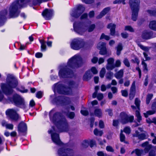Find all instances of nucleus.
<instances>
[{"label":"nucleus","instance_id":"obj_22","mask_svg":"<svg viewBox=\"0 0 156 156\" xmlns=\"http://www.w3.org/2000/svg\"><path fill=\"white\" fill-rule=\"evenodd\" d=\"M94 115L99 118L102 117V112L101 109L98 108H95Z\"/></svg>","mask_w":156,"mask_h":156},{"label":"nucleus","instance_id":"obj_26","mask_svg":"<svg viewBox=\"0 0 156 156\" xmlns=\"http://www.w3.org/2000/svg\"><path fill=\"white\" fill-rule=\"evenodd\" d=\"M107 27L110 29L111 34L112 35H113L115 33V29L116 26L113 24H110L108 25Z\"/></svg>","mask_w":156,"mask_h":156},{"label":"nucleus","instance_id":"obj_36","mask_svg":"<svg viewBox=\"0 0 156 156\" xmlns=\"http://www.w3.org/2000/svg\"><path fill=\"white\" fill-rule=\"evenodd\" d=\"M106 73V70L105 68H102L100 73V76L101 77L103 78Z\"/></svg>","mask_w":156,"mask_h":156},{"label":"nucleus","instance_id":"obj_20","mask_svg":"<svg viewBox=\"0 0 156 156\" xmlns=\"http://www.w3.org/2000/svg\"><path fill=\"white\" fill-rule=\"evenodd\" d=\"M152 109L154 110L148 111L146 113H144V115L145 117L147 118L149 115H152L155 113L156 111V102L152 105Z\"/></svg>","mask_w":156,"mask_h":156},{"label":"nucleus","instance_id":"obj_52","mask_svg":"<svg viewBox=\"0 0 156 156\" xmlns=\"http://www.w3.org/2000/svg\"><path fill=\"white\" fill-rule=\"evenodd\" d=\"M97 98L98 100H101L103 98V94L101 93L97 95Z\"/></svg>","mask_w":156,"mask_h":156},{"label":"nucleus","instance_id":"obj_58","mask_svg":"<svg viewBox=\"0 0 156 156\" xmlns=\"http://www.w3.org/2000/svg\"><path fill=\"white\" fill-rule=\"evenodd\" d=\"M98 60V58L96 57H93L91 59V62L93 63H96Z\"/></svg>","mask_w":156,"mask_h":156},{"label":"nucleus","instance_id":"obj_25","mask_svg":"<svg viewBox=\"0 0 156 156\" xmlns=\"http://www.w3.org/2000/svg\"><path fill=\"white\" fill-rule=\"evenodd\" d=\"M110 9L109 7H107L105 8L103 11L100 13V14L97 17L98 19L101 18L104 16L110 10Z\"/></svg>","mask_w":156,"mask_h":156},{"label":"nucleus","instance_id":"obj_41","mask_svg":"<svg viewBox=\"0 0 156 156\" xmlns=\"http://www.w3.org/2000/svg\"><path fill=\"white\" fill-rule=\"evenodd\" d=\"M95 27V25L94 24L90 25L88 28V31L89 32H90L93 30Z\"/></svg>","mask_w":156,"mask_h":156},{"label":"nucleus","instance_id":"obj_54","mask_svg":"<svg viewBox=\"0 0 156 156\" xmlns=\"http://www.w3.org/2000/svg\"><path fill=\"white\" fill-rule=\"evenodd\" d=\"M95 145H96V142L95 141L93 140H91L90 141V145L91 147H92Z\"/></svg>","mask_w":156,"mask_h":156},{"label":"nucleus","instance_id":"obj_42","mask_svg":"<svg viewBox=\"0 0 156 156\" xmlns=\"http://www.w3.org/2000/svg\"><path fill=\"white\" fill-rule=\"evenodd\" d=\"M90 71L91 73H92L93 74H96L98 73V71L96 69V68L94 67H92Z\"/></svg>","mask_w":156,"mask_h":156},{"label":"nucleus","instance_id":"obj_50","mask_svg":"<svg viewBox=\"0 0 156 156\" xmlns=\"http://www.w3.org/2000/svg\"><path fill=\"white\" fill-rule=\"evenodd\" d=\"M81 113L84 115H87L88 114V112L87 111L84 110L82 109L81 111Z\"/></svg>","mask_w":156,"mask_h":156},{"label":"nucleus","instance_id":"obj_12","mask_svg":"<svg viewBox=\"0 0 156 156\" xmlns=\"http://www.w3.org/2000/svg\"><path fill=\"white\" fill-rule=\"evenodd\" d=\"M84 10V8L82 5H80L77 9L73 11L71 14V16L75 18H77L83 12Z\"/></svg>","mask_w":156,"mask_h":156},{"label":"nucleus","instance_id":"obj_56","mask_svg":"<svg viewBox=\"0 0 156 156\" xmlns=\"http://www.w3.org/2000/svg\"><path fill=\"white\" fill-rule=\"evenodd\" d=\"M82 1L87 4H91L94 2V0H82Z\"/></svg>","mask_w":156,"mask_h":156},{"label":"nucleus","instance_id":"obj_47","mask_svg":"<svg viewBox=\"0 0 156 156\" xmlns=\"http://www.w3.org/2000/svg\"><path fill=\"white\" fill-rule=\"evenodd\" d=\"M1 17L2 18L5 16L7 14V11L5 10H4L3 11L1 12L0 13Z\"/></svg>","mask_w":156,"mask_h":156},{"label":"nucleus","instance_id":"obj_6","mask_svg":"<svg viewBox=\"0 0 156 156\" xmlns=\"http://www.w3.org/2000/svg\"><path fill=\"white\" fill-rule=\"evenodd\" d=\"M138 46L142 50L144 51L145 52H143V55L145 58V60H143L142 61V64L143 66V68L144 70H147V65L144 62L145 61H148L150 59V58L148 56V55L147 53L149 49V48L147 47H146L142 45L141 44L138 43Z\"/></svg>","mask_w":156,"mask_h":156},{"label":"nucleus","instance_id":"obj_59","mask_svg":"<svg viewBox=\"0 0 156 156\" xmlns=\"http://www.w3.org/2000/svg\"><path fill=\"white\" fill-rule=\"evenodd\" d=\"M42 54L41 53H37L35 54V56L37 58H41L42 56Z\"/></svg>","mask_w":156,"mask_h":156},{"label":"nucleus","instance_id":"obj_24","mask_svg":"<svg viewBox=\"0 0 156 156\" xmlns=\"http://www.w3.org/2000/svg\"><path fill=\"white\" fill-rule=\"evenodd\" d=\"M90 70H88L86 72L83 76V80L87 81L89 80L93 76Z\"/></svg>","mask_w":156,"mask_h":156},{"label":"nucleus","instance_id":"obj_34","mask_svg":"<svg viewBox=\"0 0 156 156\" xmlns=\"http://www.w3.org/2000/svg\"><path fill=\"white\" fill-rule=\"evenodd\" d=\"M123 131L122 130L121 131V133L120 135V140L121 142H124L125 143H127L128 142L127 141H126L125 140V135L122 134V133Z\"/></svg>","mask_w":156,"mask_h":156},{"label":"nucleus","instance_id":"obj_13","mask_svg":"<svg viewBox=\"0 0 156 156\" xmlns=\"http://www.w3.org/2000/svg\"><path fill=\"white\" fill-rule=\"evenodd\" d=\"M73 151L70 149H65L61 148L58 150V153L60 156H71L73 154Z\"/></svg>","mask_w":156,"mask_h":156},{"label":"nucleus","instance_id":"obj_7","mask_svg":"<svg viewBox=\"0 0 156 156\" xmlns=\"http://www.w3.org/2000/svg\"><path fill=\"white\" fill-rule=\"evenodd\" d=\"M84 45L85 42L82 39L76 38L72 41L71 47L74 50H78L83 47Z\"/></svg>","mask_w":156,"mask_h":156},{"label":"nucleus","instance_id":"obj_46","mask_svg":"<svg viewBox=\"0 0 156 156\" xmlns=\"http://www.w3.org/2000/svg\"><path fill=\"white\" fill-rule=\"evenodd\" d=\"M122 95L124 97H127L128 95V93L126 90H123L121 91Z\"/></svg>","mask_w":156,"mask_h":156},{"label":"nucleus","instance_id":"obj_23","mask_svg":"<svg viewBox=\"0 0 156 156\" xmlns=\"http://www.w3.org/2000/svg\"><path fill=\"white\" fill-rule=\"evenodd\" d=\"M27 126L26 124L23 122H21L19 124L18 127V130L21 132H23L26 131Z\"/></svg>","mask_w":156,"mask_h":156},{"label":"nucleus","instance_id":"obj_30","mask_svg":"<svg viewBox=\"0 0 156 156\" xmlns=\"http://www.w3.org/2000/svg\"><path fill=\"white\" fill-rule=\"evenodd\" d=\"M136 136L141 140H144L146 139L147 137V136L145 133H143L140 134H139V133L138 131H136V134L135 135Z\"/></svg>","mask_w":156,"mask_h":156},{"label":"nucleus","instance_id":"obj_1","mask_svg":"<svg viewBox=\"0 0 156 156\" xmlns=\"http://www.w3.org/2000/svg\"><path fill=\"white\" fill-rule=\"evenodd\" d=\"M81 58L78 55H76L70 58L68 62L67 65L65 68L61 69L59 72V75L61 77H71L73 75L71 71H67L68 67L77 68L80 66L79 63L81 61Z\"/></svg>","mask_w":156,"mask_h":156},{"label":"nucleus","instance_id":"obj_5","mask_svg":"<svg viewBox=\"0 0 156 156\" xmlns=\"http://www.w3.org/2000/svg\"><path fill=\"white\" fill-rule=\"evenodd\" d=\"M8 101L14 103L17 106H20L22 107H23L25 105V102L23 99L20 96L15 95L12 98H8Z\"/></svg>","mask_w":156,"mask_h":156},{"label":"nucleus","instance_id":"obj_64","mask_svg":"<svg viewBox=\"0 0 156 156\" xmlns=\"http://www.w3.org/2000/svg\"><path fill=\"white\" fill-rule=\"evenodd\" d=\"M149 156H155V152L153 151H151L149 152Z\"/></svg>","mask_w":156,"mask_h":156},{"label":"nucleus","instance_id":"obj_44","mask_svg":"<svg viewBox=\"0 0 156 156\" xmlns=\"http://www.w3.org/2000/svg\"><path fill=\"white\" fill-rule=\"evenodd\" d=\"M123 63L126 66L129 67L130 66V64L129 60L126 58L124 59L123 61Z\"/></svg>","mask_w":156,"mask_h":156},{"label":"nucleus","instance_id":"obj_55","mask_svg":"<svg viewBox=\"0 0 156 156\" xmlns=\"http://www.w3.org/2000/svg\"><path fill=\"white\" fill-rule=\"evenodd\" d=\"M99 126L101 128H103L104 127V122L102 120H100L99 121Z\"/></svg>","mask_w":156,"mask_h":156},{"label":"nucleus","instance_id":"obj_14","mask_svg":"<svg viewBox=\"0 0 156 156\" xmlns=\"http://www.w3.org/2000/svg\"><path fill=\"white\" fill-rule=\"evenodd\" d=\"M107 63L106 65V68L108 70H112L116 66L115 63L114 59L113 58H110L107 60Z\"/></svg>","mask_w":156,"mask_h":156},{"label":"nucleus","instance_id":"obj_29","mask_svg":"<svg viewBox=\"0 0 156 156\" xmlns=\"http://www.w3.org/2000/svg\"><path fill=\"white\" fill-rule=\"evenodd\" d=\"M2 126L6 127V128L10 129H12L13 128V126L11 124H8L6 122L3 121L2 122Z\"/></svg>","mask_w":156,"mask_h":156},{"label":"nucleus","instance_id":"obj_35","mask_svg":"<svg viewBox=\"0 0 156 156\" xmlns=\"http://www.w3.org/2000/svg\"><path fill=\"white\" fill-rule=\"evenodd\" d=\"M153 97V94H148L147 97L146 99V103L147 104L149 103Z\"/></svg>","mask_w":156,"mask_h":156},{"label":"nucleus","instance_id":"obj_62","mask_svg":"<svg viewBox=\"0 0 156 156\" xmlns=\"http://www.w3.org/2000/svg\"><path fill=\"white\" fill-rule=\"evenodd\" d=\"M122 37L124 38H126L128 37V34L126 33H123L121 34Z\"/></svg>","mask_w":156,"mask_h":156},{"label":"nucleus","instance_id":"obj_15","mask_svg":"<svg viewBox=\"0 0 156 156\" xmlns=\"http://www.w3.org/2000/svg\"><path fill=\"white\" fill-rule=\"evenodd\" d=\"M97 47L100 50L99 53L101 55H104L107 53L105 43L101 42H99L98 44Z\"/></svg>","mask_w":156,"mask_h":156},{"label":"nucleus","instance_id":"obj_60","mask_svg":"<svg viewBox=\"0 0 156 156\" xmlns=\"http://www.w3.org/2000/svg\"><path fill=\"white\" fill-rule=\"evenodd\" d=\"M105 111L108 112L109 115L112 116V111L111 109H107L105 110Z\"/></svg>","mask_w":156,"mask_h":156},{"label":"nucleus","instance_id":"obj_49","mask_svg":"<svg viewBox=\"0 0 156 156\" xmlns=\"http://www.w3.org/2000/svg\"><path fill=\"white\" fill-rule=\"evenodd\" d=\"M147 12L150 15L156 16V11L148 10Z\"/></svg>","mask_w":156,"mask_h":156},{"label":"nucleus","instance_id":"obj_31","mask_svg":"<svg viewBox=\"0 0 156 156\" xmlns=\"http://www.w3.org/2000/svg\"><path fill=\"white\" fill-rule=\"evenodd\" d=\"M40 42L41 44V48L42 51H44L46 50V45L45 43L43 40H40Z\"/></svg>","mask_w":156,"mask_h":156},{"label":"nucleus","instance_id":"obj_63","mask_svg":"<svg viewBox=\"0 0 156 156\" xmlns=\"http://www.w3.org/2000/svg\"><path fill=\"white\" fill-rule=\"evenodd\" d=\"M98 141L99 144L101 145H103L104 144L106 143V141L105 140H104L102 141H101L100 139H99Z\"/></svg>","mask_w":156,"mask_h":156},{"label":"nucleus","instance_id":"obj_21","mask_svg":"<svg viewBox=\"0 0 156 156\" xmlns=\"http://www.w3.org/2000/svg\"><path fill=\"white\" fill-rule=\"evenodd\" d=\"M141 146L144 148V151L145 153L148 152V151L152 148L151 145L149 144L148 142H146L141 145Z\"/></svg>","mask_w":156,"mask_h":156},{"label":"nucleus","instance_id":"obj_45","mask_svg":"<svg viewBox=\"0 0 156 156\" xmlns=\"http://www.w3.org/2000/svg\"><path fill=\"white\" fill-rule=\"evenodd\" d=\"M146 121L148 123L153 122L155 124H156V118H153L152 119V120H151L149 119H146Z\"/></svg>","mask_w":156,"mask_h":156},{"label":"nucleus","instance_id":"obj_38","mask_svg":"<svg viewBox=\"0 0 156 156\" xmlns=\"http://www.w3.org/2000/svg\"><path fill=\"white\" fill-rule=\"evenodd\" d=\"M123 131L126 134H129L131 132L130 128L129 127H126L123 129Z\"/></svg>","mask_w":156,"mask_h":156},{"label":"nucleus","instance_id":"obj_3","mask_svg":"<svg viewBox=\"0 0 156 156\" xmlns=\"http://www.w3.org/2000/svg\"><path fill=\"white\" fill-rule=\"evenodd\" d=\"M25 0H20L13 3L9 8V15L12 17L17 16L19 14L18 9L19 8L24 6Z\"/></svg>","mask_w":156,"mask_h":156},{"label":"nucleus","instance_id":"obj_48","mask_svg":"<svg viewBox=\"0 0 156 156\" xmlns=\"http://www.w3.org/2000/svg\"><path fill=\"white\" fill-rule=\"evenodd\" d=\"M123 74V70L122 69L120 70L118 72V78H120V77H122Z\"/></svg>","mask_w":156,"mask_h":156},{"label":"nucleus","instance_id":"obj_28","mask_svg":"<svg viewBox=\"0 0 156 156\" xmlns=\"http://www.w3.org/2000/svg\"><path fill=\"white\" fill-rule=\"evenodd\" d=\"M143 150H140L138 149H136L135 150L133 151L132 152L131 154H133L134 153H135L136 155L138 156H140L143 154Z\"/></svg>","mask_w":156,"mask_h":156},{"label":"nucleus","instance_id":"obj_2","mask_svg":"<svg viewBox=\"0 0 156 156\" xmlns=\"http://www.w3.org/2000/svg\"><path fill=\"white\" fill-rule=\"evenodd\" d=\"M18 81L13 76L9 75L6 80V83L1 85V88L3 92L6 95L11 94L13 90L12 88H16L18 85Z\"/></svg>","mask_w":156,"mask_h":156},{"label":"nucleus","instance_id":"obj_27","mask_svg":"<svg viewBox=\"0 0 156 156\" xmlns=\"http://www.w3.org/2000/svg\"><path fill=\"white\" fill-rule=\"evenodd\" d=\"M149 28L153 30H156V21H151L149 25Z\"/></svg>","mask_w":156,"mask_h":156},{"label":"nucleus","instance_id":"obj_53","mask_svg":"<svg viewBox=\"0 0 156 156\" xmlns=\"http://www.w3.org/2000/svg\"><path fill=\"white\" fill-rule=\"evenodd\" d=\"M88 146V144L87 141H84L82 144V147L84 148H86Z\"/></svg>","mask_w":156,"mask_h":156},{"label":"nucleus","instance_id":"obj_10","mask_svg":"<svg viewBox=\"0 0 156 156\" xmlns=\"http://www.w3.org/2000/svg\"><path fill=\"white\" fill-rule=\"evenodd\" d=\"M7 115L12 120L16 121L19 119V116L17 112L14 109H9L6 112Z\"/></svg>","mask_w":156,"mask_h":156},{"label":"nucleus","instance_id":"obj_32","mask_svg":"<svg viewBox=\"0 0 156 156\" xmlns=\"http://www.w3.org/2000/svg\"><path fill=\"white\" fill-rule=\"evenodd\" d=\"M142 36L144 39H148L150 37V33L145 32L143 33Z\"/></svg>","mask_w":156,"mask_h":156},{"label":"nucleus","instance_id":"obj_57","mask_svg":"<svg viewBox=\"0 0 156 156\" xmlns=\"http://www.w3.org/2000/svg\"><path fill=\"white\" fill-rule=\"evenodd\" d=\"M42 93L41 91L38 92L36 94V97L38 98H41L42 97Z\"/></svg>","mask_w":156,"mask_h":156},{"label":"nucleus","instance_id":"obj_37","mask_svg":"<svg viewBox=\"0 0 156 156\" xmlns=\"http://www.w3.org/2000/svg\"><path fill=\"white\" fill-rule=\"evenodd\" d=\"M125 30L129 31L131 32L134 31V29L130 26H126L125 27Z\"/></svg>","mask_w":156,"mask_h":156},{"label":"nucleus","instance_id":"obj_4","mask_svg":"<svg viewBox=\"0 0 156 156\" xmlns=\"http://www.w3.org/2000/svg\"><path fill=\"white\" fill-rule=\"evenodd\" d=\"M129 3L133 11L132 19L133 20L136 21L139 10L140 1L139 0H130Z\"/></svg>","mask_w":156,"mask_h":156},{"label":"nucleus","instance_id":"obj_19","mask_svg":"<svg viewBox=\"0 0 156 156\" xmlns=\"http://www.w3.org/2000/svg\"><path fill=\"white\" fill-rule=\"evenodd\" d=\"M135 94V82H133L131 87L130 93L129 94V98L130 100L132 99Z\"/></svg>","mask_w":156,"mask_h":156},{"label":"nucleus","instance_id":"obj_9","mask_svg":"<svg viewBox=\"0 0 156 156\" xmlns=\"http://www.w3.org/2000/svg\"><path fill=\"white\" fill-rule=\"evenodd\" d=\"M75 31L80 35H82L87 30L86 25L83 23H79L77 25L74 24L73 25Z\"/></svg>","mask_w":156,"mask_h":156},{"label":"nucleus","instance_id":"obj_61","mask_svg":"<svg viewBox=\"0 0 156 156\" xmlns=\"http://www.w3.org/2000/svg\"><path fill=\"white\" fill-rule=\"evenodd\" d=\"M97 155L98 156H104V154L102 151H100L97 152Z\"/></svg>","mask_w":156,"mask_h":156},{"label":"nucleus","instance_id":"obj_16","mask_svg":"<svg viewBox=\"0 0 156 156\" xmlns=\"http://www.w3.org/2000/svg\"><path fill=\"white\" fill-rule=\"evenodd\" d=\"M53 14V11L51 9H46L42 13L43 17L46 20H48L50 19Z\"/></svg>","mask_w":156,"mask_h":156},{"label":"nucleus","instance_id":"obj_39","mask_svg":"<svg viewBox=\"0 0 156 156\" xmlns=\"http://www.w3.org/2000/svg\"><path fill=\"white\" fill-rule=\"evenodd\" d=\"M110 37L109 36L105 35L104 34H102L100 38V39H105L106 40H108L110 39Z\"/></svg>","mask_w":156,"mask_h":156},{"label":"nucleus","instance_id":"obj_11","mask_svg":"<svg viewBox=\"0 0 156 156\" xmlns=\"http://www.w3.org/2000/svg\"><path fill=\"white\" fill-rule=\"evenodd\" d=\"M120 117L123 123H126L128 122H131L134 119L133 116H128L124 112H122L120 115Z\"/></svg>","mask_w":156,"mask_h":156},{"label":"nucleus","instance_id":"obj_51","mask_svg":"<svg viewBox=\"0 0 156 156\" xmlns=\"http://www.w3.org/2000/svg\"><path fill=\"white\" fill-rule=\"evenodd\" d=\"M105 61V58H100L98 60V63L99 64H101L104 62Z\"/></svg>","mask_w":156,"mask_h":156},{"label":"nucleus","instance_id":"obj_43","mask_svg":"<svg viewBox=\"0 0 156 156\" xmlns=\"http://www.w3.org/2000/svg\"><path fill=\"white\" fill-rule=\"evenodd\" d=\"M106 150L108 151L112 152H113L114 151V150L113 147L110 146H107L106 147Z\"/></svg>","mask_w":156,"mask_h":156},{"label":"nucleus","instance_id":"obj_33","mask_svg":"<svg viewBox=\"0 0 156 156\" xmlns=\"http://www.w3.org/2000/svg\"><path fill=\"white\" fill-rule=\"evenodd\" d=\"M94 133L95 135L100 136H101L103 134L102 131L99 130L97 129H94Z\"/></svg>","mask_w":156,"mask_h":156},{"label":"nucleus","instance_id":"obj_8","mask_svg":"<svg viewBox=\"0 0 156 156\" xmlns=\"http://www.w3.org/2000/svg\"><path fill=\"white\" fill-rule=\"evenodd\" d=\"M140 101L137 98H136L135 101V104L136 107L134 105H131V107L133 110H136V114L137 117V120L139 122H140L141 120V117L140 115V112L138 110H140Z\"/></svg>","mask_w":156,"mask_h":156},{"label":"nucleus","instance_id":"obj_40","mask_svg":"<svg viewBox=\"0 0 156 156\" xmlns=\"http://www.w3.org/2000/svg\"><path fill=\"white\" fill-rule=\"evenodd\" d=\"M118 55L120 54V52L122 49V45L121 44H119L118 45Z\"/></svg>","mask_w":156,"mask_h":156},{"label":"nucleus","instance_id":"obj_18","mask_svg":"<svg viewBox=\"0 0 156 156\" xmlns=\"http://www.w3.org/2000/svg\"><path fill=\"white\" fill-rule=\"evenodd\" d=\"M52 140L57 145H60L61 142L60 140L59 135L57 133H53L51 135Z\"/></svg>","mask_w":156,"mask_h":156},{"label":"nucleus","instance_id":"obj_17","mask_svg":"<svg viewBox=\"0 0 156 156\" xmlns=\"http://www.w3.org/2000/svg\"><path fill=\"white\" fill-rule=\"evenodd\" d=\"M76 86L75 83L73 82H70L69 83V88H65L64 89L63 91L61 92L63 94L68 95L70 94L71 93V88L75 87Z\"/></svg>","mask_w":156,"mask_h":156}]
</instances>
